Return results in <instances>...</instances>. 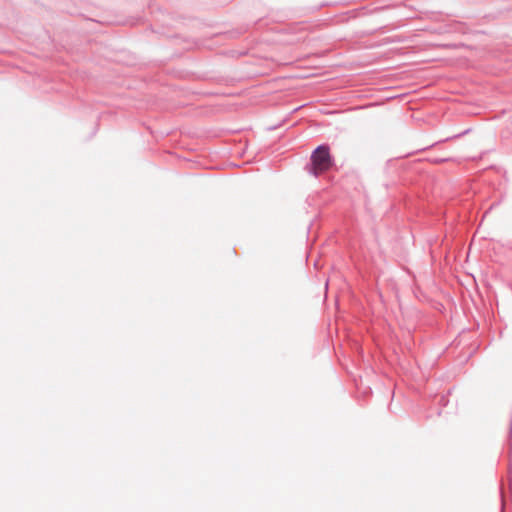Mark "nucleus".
I'll list each match as a JSON object with an SVG mask.
<instances>
[{
  "label": "nucleus",
  "instance_id": "obj_1",
  "mask_svg": "<svg viewBox=\"0 0 512 512\" xmlns=\"http://www.w3.org/2000/svg\"><path fill=\"white\" fill-rule=\"evenodd\" d=\"M312 172L319 175L327 171L332 165V159L328 146H319L311 156Z\"/></svg>",
  "mask_w": 512,
  "mask_h": 512
}]
</instances>
